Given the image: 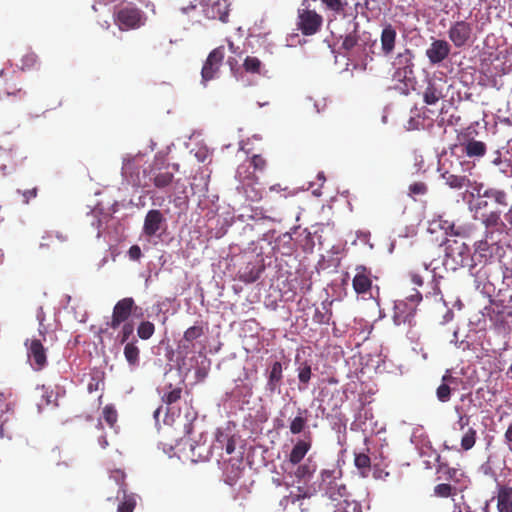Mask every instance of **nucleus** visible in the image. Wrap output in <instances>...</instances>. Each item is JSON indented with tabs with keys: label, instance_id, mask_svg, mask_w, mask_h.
I'll use <instances>...</instances> for the list:
<instances>
[{
	"label": "nucleus",
	"instance_id": "nucleus-1",
	"mask_svg": "<svg viewBox=\"0 0 512 512\" xmlns=\"http://www.w3.org/2000/svg\"><path fill=\"white\" fill-rule=\"evenodd\" d=\"M289 431L292 435L302 434V438L295 442L288 455V461L296 465L301 463L313 444V435L308 427L307 409L298 408L297 414L289 420Z\"/></svg>",
	"mask_w": 512,
	"mask_h": 512
},
{
	"label": "nucleus",
	"instance_id": "nucleus-2",
	"mask_svg": "<svg viewBox=\"0 0 512 512\" xmlns=\"http://www.w3.org/2000/svg\"><path fill=\"white\" fill-rule=\"evenodd\" d=\"M321 481L319 488L332 501H340L348 497V490L342 480V470L337 465L323 469L320 472Z\"/></svg>",
	"mask_w": 512,
	"mask_h": 512
},
{
	"label": "nucleus",
	"instance_id": "nucleus-3",
	"mask_svg": "<svg viewBox=\"0 0 512 512\" xmlns=\"http://www.w3.org/2000/svg\"><path fill=\"white\" fill-rule=\"evenodd\" d=\"M114 23L121 31L138 29L145 25V13L133 3H120L114 7Z\"/></svg>",
	"mask_w": 512,
	"mask_h": 512
},
{
	"label": "nucleus",
	"instance_id": "nucleus-4",
	"mask_svg": "<svg viewBox=\"0 0 512 512\" xmlns=\"http://www.w3.org/2000/svg\"><path fill=\"white\" fill-rule=\"evenodd\" d=\"M421 300L422 294L419 291L414 290L411 294L406 296L404 300L396 301L394 313V320L396 324H410L416 313L417 305L421 302Z\"/></svg>",
	"mask_w": 512,
	"mask_h": 512
},
{
	"label": "nucleus",
	"instance_id": "nucleus-5",
	"mask_svg": "<svg viewBox=\"0 0 512 512\" xmlns=\"http://www.w3.org/2000/svg\"><path fill=\"white\" fill-rule=\"evenodd\" d=\"M224 58L225 48L222 45L216 47L208 54L201 69V80L203 84H206L208 81L218 76Z\"/></svg>",
	"mask_w": 512,
	"mask_h": 512
},
{
	"label": "nucleus",
	"instance_id": "nucleus-6",
	"mask_svg": "<svg viewBox=\"0 0 512 512\" xmlns=\"http://www.w3.org/2000/svg\"><path fill=\"white\" fill-rule=\"evenodd\" d=\"M323 23V18L314 10H298V29L303 35L310 36L316 34Z\"/></svg>",
	"mask_w": 512,
	"mask_h": 512
},
{
	"label": "nucleus",
	"instance_id": "nucleus-7",
	"mask_svg": "<svg viewBox=\"0 0 512 512\" xmlns=\"http://www.w3.org/2000/svg\"><path fill=\"white\" fill-rule=\"evenodd\" d=\"M27 357L35 371L42 370L47 365L46 349L41 339H27L25 341Z\"/></svg>",
	"mask_w": 512,
	"mask_h": 512
},
{
	"label": "nucleus",
	"instance_id": "nucleus-8",
	"mask_svg": "<svg viewBox=\"0 0 512 512\" xmlns=\"http://www.w3.org/2000/svg\"><path fill=\"white\" fill-rule=\"evenodd\" d=\"M472 32V24L460 20L451 25L448 30V37L456 48H462L471 41Z\"/></svg>",
	"mask_w": 512,
	"mask_h": 512
},
{
	"label": "nucleus",
	"instance_id": "nucleus-9",
	"mask_svg": "<svg viewBox=\"0 0 512 512\" xmlns=\"http://www.w3.org/2000/svg\"><path fill=\"white\" fill-rule=\"evenodd\" d=\"M134 306L135 302L131 297H126L119 300L113 308L112 318L108 323L109 327L115 330L122 323L126 322L131 316Z\"/></svg>",
	"mask_w": 512,
	"mask_h": 512
},
{
	"label": "nucleus",
	"instance_id": "nucleus-10",
	"mask_svg": "<svg viewBox=\"0 0 512 512\" xmlns=\"http://www.w3.org/2000/svg\"><path fill=\"white\" fill-rule=\"evenodd\" d=\"M413 53L410 49H405L394 59L392 65L395 69L393 77L398 80H404L413 74Z\"/></svg>",
	"mask_w": 512,
	"mask_h": 512
},
{
	"label": "nucleus",
	"instance_id": "nucleus-11",
	"mask_svg": "<svg viewBox=\"0 0 512 512\" xmlns=\"http://www.w3.org/2000/svg\"><path fill=\"white\" fill-rule=\"evenodd\" d=\"M203 13L208 19L220 20L226 23L229 17L228 0H208L204 4Z\"/></svg>",
	"mask_w": 512,
	"mask_h": 512
},
{
	"label": "nucleus",
	"instance_id": "nucleus-12",
	"mask_svg": "<svg viewBox=\"0 0 512 512\" xmlns=\"http://www.w3.org/2000/svg\"><path fill=\"white\" fill-rule=\"evenodd\" d=\"M236 177L240 181L244 182L245 180H248L251 182V183H247L244 185V193L248 200H250L252 202H257V201L261 200L262 192H261V190L257 189L253 185V182L256 180V177L253 173L249 172L248 166H245V165L238 166L237 171H236Z\"/></svg>",
	"mask_w": 512,
	"mask_h": 512
},
{
	"label": "nucleus",
	"instance_id": "nucleus-13",
	"mask_svg": "<svg viewBox=\"0 0 512 512\" xmlns=\"http://www.w3.org/2000/svg\"><path fill=\"white\" fill-rule=\"evenodd\" d=\"M352 286L357 294H367L372 288V272L369 268L359 265L355 268Z\"/></svg>",
	"mask_w": 512,
	"mask_h": 512
},
{
	"label": "nucleus",
	"instance_id": "nucleus-14",
	"mask_svg": "<svg viewBox=\"0 0 512 512\" xmlns=\"http://www.w3.org/2000/svg\"><path fill=\"white\" fill-rule=\"evenodd\" d=\"M450 44L445 40H434L430 47L426 50V56L432 65H436L444 61L450 54Z\"/></svg>",
	"mask_w": 512,
	"mask_h": 512
},
{
	"label": "nucleus",
	"instance_id": "nucleus-15",
	"mask_svg": "<svg viewBox=\"0 0 512 512\" xmlns=\"http://www.w3.org/2000/svg\"><path fill=\"white\" fill-rule=\"evenodd\" d=\"M397 31L391 23L383 25L380 34L381 54L385 57L390 56L396 47Z\"/></svg>",
	"mask_w": 512,
	"mask_h": 512
},
{
	"label": "nucleus",
	"instance_id": "nucleus-16",
	"mask_svg": "<svg viewBox=\"0 0 512 512\" xmlns=\"http://www.w3.org/2000/svg\"><path fill=\"white\" fill-rule=\"evenodd\" d=\"M165 223V217L162 212L157 209L149 210L145 216L143 224V233L152 237L162 228Z\"/></svg>",
	"mask_w": 512,
	"mask_h": 512
},
{
	"label": "nucleus",
	"instance_id": "nucleus-17",
	"mask_svg": "<svg viewBox=\"0 0 512 512\" xmlns=\"http://www.w3.org/2000/svg\"><path fill=\"white\" fill-rule=\"evenodd\" d=\"M18 165L17 152L12 147L0 146V173L6 176L14 171Z\"/></svg>",
	"mask_w": 512,
	"mask_h": 512
},
{
	"label": "nucleus",
	"instance_id": "nucleus-18",
	"mask_svg": "<svg viewBox=\"0 0 512 512\" xmlns=\"http://www.w3.org/2000/svg\"><path fill=\"white\" fill-rule=\"evenodd\" d=\"M283 379V368L282 364L279 361H275L269 368L266 390L271 394H274L282 383Z\"/></svg>",
	"mask_w": 512,
	"mask_h": 512
},
{
	"label": "nucleus",
	"instance_id": "nucleus-19",
	"mask_svg": "<svg viewBox=\"0 0 512 512\" xmlns=\"http://www.w3.org/2000/svg\"><path fill=\"white\" fill-rule=\"evenodd\" d=\"M496 500L498 512H512V487L498 484Z\"/></svg>",
	"mask_w": 512,
	"mask_h": 512
},
{
	"label": "nucleus",
	"instance_id": "nucleus-20",
	"mask_svg": "<svg viewBox=\"0 0 512 512\" xmlns=\"http://www.w3.org/2000/svg\"><path fill=\"white\" fill-rule=\"evenodd\" d=\"M359 24L354 23L353 30L343 37L341 48L346 52L348 58L354 54H358L359 46V35H358Z\"/></svg>",
	"mask_w": 512,
	"mask_h": 512
},
{
	"label": "nucleus",
	"instance_id": "nucleus-21",
	"mask_svg": "<svg viewBox=\"0 0 512 512\" xmlns=\"http://www.w3.org/2000/svg\"><path fill=\"white\" fill-rule=\"evenodd\" d=\"M375 45L376 40L372 38L370 33L364 32L361 36H359L358 55L362 61L366 60L367 58L372 60V55L375 54Z\"/></svg>",
	"mask_w": 512,
	"mask_h": 512
},
{
	"label": "nucleus",
	"instance_id": "nucleus-22",
	"mask_svg": "<svg viewBox=\"0 0 512 512\" xmlns=\"http://www.w3.org/2000/svg\"><path fill=\"white\" fill-rule=\"evenodd\" d=\"M440 177L445 181L447 186L454 190H461L472 185V181L467 176L456 175L449 171H444L441 173Z\"/></svg>",
	"mask_w": 512,
	"mask_h": 512
},
{
	"label": "nucleus",
	"instance_id": "nucleus-23",
	"mask_svg": "<svg viewBox=\"0 0 512 512\" xmlns=\"http://www.w3.org/2000/svg\"><path fill=\"white\" fill-rule=\"evenodd\" d=\"M444 97L442 87L435 81L429 80L423 91V100L427 105H434Z\"/></svg>",
	"mask_w": 512,
	"mask_h": 512
},
{
	"label": "nucleus",
	"instance_id": "nucleus-24",
	"mask_svg": "<svg viewBox=\"0 0 512 512\" xmlns=\"http://www.w3.org/2000/svg\"><path fill=\"white\" fill-rule=\"evenodd\" d=\"M124 357L131 367H137L140 362V350L137 346V339L127 342L124 347Z\"/></svg>",
	"mask_w": 512,
	"mask_h": 512
},
{
	"label": "nucleus",
	"instance_id": "nucleus-25",
	"mask_svg": "<svg viewBox=\"0 0 512 512\" xmlns=\"http://www.w3.org/2000/svg\"><path fill=\"white\" fill-rule=\"evenodd\" d=\"M297 491V493H290L289 499L291 500V503L295 504L298 502L301 512H309L312 507L310 496L301 487H298Z\"/></svg>",
	"mask_w": 512,
	"mask_h": 512
},
{
	"label": "nucleus",
	"instance_id": "nucleus-26",
	"mask_svg": "<svg viewBox=\"0 0 512 512\" xmlns=\"http://www.w3.org/2000/svg\"><path fill=\"white\" fill-rule=\"evenodd\" d=\"M121 501L117 507V512H133L136 506V495L128 493L127 489H123Z\"/></svg>",
	"mask_w": 512,
	"mask_h": 512
},
{
	"label": "nucleus",
	"instance_id": "nucleus-27",
	"mask_svg": "<svg viewBox=\"0 0 512 512\" xmlns=\"http://www.w3.org/2000/svg\"><path fill=\"white\" fill-rule=\"evenodd\" d=\"M204 334V329L202 325H193L189 327L183 335V344L182 347L184 349H189L190 345L194 340L200 338Z\"/></svg>",
	"mask_w": 512,
	"mask_h": 512
},
{
	"label": "nucleus",
	"instance_id": "nucleus-28",
	"mask_svg": "<svg viewBox=\"0 0 512 512\" xmlns=\"http://www.w3.org/2000/svg\"><path fill=\"white\" fill-rule=\"evenodd\" d=\"M465 153L468 157H482L486 153V145L482 141L472 139L466 143Z\"/></svg>",
	"mask_w": 512,
	"mask_h": 512
},
{
	"label": "nucleus",
	"instance_id": "nucleus-29",
	"mask_svg": "<svg viewBox=\"0 0 512 512\" xmlns=\"http://www.w3.org/2000/svg\"><path fill=\"white\" fill-rule=\"evenodd\" d=\"M354 465L359 470L362 477H367L371 468L370 457L365 453H356L354 457Z\"/></svg>",
	"mask_w": 512,
	"mask_h": 512
},
{
	"label": "nucleus",
	"instance_id": "nucleus-30",
	"mask_svg": "<svg viewBox=\"0 0 512 512\" xmlns=\"http://www.w3.org/2000/svg\"><path fill=\"white\" fill-rule=\"evenodd\" d=\"M477 441V431L473 427H468L461 437L460 446L463 451L471 450Z\"/></svg>",
	"mask_w": 512,
	"mask_h": 512
},
{
	"label": "nucleus",
	"instance_id": "nucleus-31",
	"mask_svg": "<svg viewBox=\"0 0 512 512\" xmlns=\"http://www.w3.org/2000/svg\"><path fill=\"white\" fill-rule=\"evenodd\" d=\"M337 502L334 512H362L361 504L355 500H349L348 497Z\"/></svg>",
	"mask_w": 512,
	"mask_h": 512
},
{
	"label": "nucleus",
	"instance_id": "nucleus-32",
	"mask_svg": "<svg viewBox=\"0 0 512 512\" xmlns=\"http://www.w3.org/2000/svg\"><path fill=\"white\" fill-rule=\"evenodd\" d=\"M173 180V173L168 171H158L154 173L153 176V184L159 189L168 187L170 184H172Z\"/></svg>",
	"mask_w": 512,
	"mask_h": 512
},
{
	"label": "nucleus",
	"instance_id": "nucleus-33",
	"mask_svg": "<svg viewBox=\"0 0 512 512\" xmlns=\"http://www.w3.org/2000/svg\"><path fill=\"white\" fill-rule=\"evenodd\" d=\"M443 382L436 390V395L439 401L448 402L451 397V388L446 382H453L454 378L451 375H445L442 378Z\"/></svg>",
	"mask_w": 512,
	"mask_h": 512
},
{
	"label": "nucleus",
	"instance_id": "nucleus-34",
	"mask_svg": "<svg viewBox=\"0 0 512 512\" xmlns=\"http://www.w3.org/2000/svg\"><path fill=\"white\" fill-rule=\"evenodd\" d=\"M5 78L6 74L3 70L0 71V98L3 96H19L21 97L24 92L22 91V88L19 87L17 84H13V89L10 90L5 86Z\"/></svg>",
	"mask_w": 512,
	"mask_h": 512
},
{
	"label": "nucleus",
	"instance_id": "nucleus-35",
	"mask_svg": "<svg viewBox=\"0 0 512 512\" xmlns=\"http://www.w3.org/2000/svg\"><path fill=\"white\" fill-rule=\"evenodd\" d=\"M168 388L170 389V391L164 393L163 396L161 397L162 402L167 406L176 403L181 399L182 396V388H172V384H169Z\"/></svg>",
	"mask_w": 512,
	"mask_h": 512
},
{
	"label": "nucleus",
	"instance_id": "nucleus-36",
	"mask_svg": "<svg viewBox=\"0 0 512 512\" xmlns=\"http://www.w3.org/2000/svg\"><path fill=\"white\" fill-rule=\"evenodd\" d=\"M440 470L444 472L446 479L459 483L464 477V472L458 468L449 467L447 464H441Z\"/></svg>",
	"mask_w": 512,
	"mask_h": 512
},
{
	"label": "nucleus",
	"instance_id": "nucleus-37",
	"mask_svg": "<svg viewBox=\"0 0 512 512\" xmlns=\"http://www.w3.org/2000/svg\"><path fill=\"white\" fill-rule=\"evenodd\" d=\"M40 65L39 58L34 52H28L21 59V70H32L38 68Z\"/></svg>",
	"mask_w": 512,
	"mask_h": 512
},
{
	"label": "nucleus",
	"instance_id": "nucleus-38",
	"mask_svg": "<svg viewBox=\"0 0 512 512\" xmlns=\"http://www.w3.org/2000/svg\"><path fill=\"white\" fill-rule=\"evenodd\" d=\"M483 197L492 198L497 204L502 206L508 205L507 196L503 190H498L494 188L486 189L483 191Z\"/></svg>",
	"mask_w": 512,
	"mask_h": 512
},
{
	"label": "nucleus",
	"instance_id": "nucleus-39",
	"mask_svg": "<svg viewBox=\"0 0 512 512\" xmlns=\"http://www.w3.org/2000/svg\"><path fill=\"white\" fill-rule=\"evenodd\" d=\"M155 332V325L150 321H142L137 327V335L142 340L150 339Z\"/></svg>",
	"mask_w": 512,
	"mask_h": 512
},
{
	"label": "nucleus",
	"instance_id": "nucleus-40",
	"mask_svg": "<svg viewBox=\"0 0 512 512\" xmlns=\"http://www.w3.org/2000/svg\"><path fill=\"white\" fill-rule=\"evenodd\" d=\"M243 67L248 73H257L261 72L262 62L254 56H247L244 60Z\"/></svg>",
	"mask_w": 512,
	"mask_h": 512
},
{
	"label": "nucleus",
	"instance_id": "nucleus-41",
	"mask_svg": "<svg viewBox=\"0 0 512 512\" xmlns=\"http://www.w3.org/2000/svg\"><path fill=\"white\" fill-rule=\"evenodd\" d=\"M110 478L113 479L115 481V483L119 486V490L117 493V498H119L120 492H123V489H126V483H125L126 474L121 469H115V470L111 471Z\"/></svg>",
	"mask_w": 512,
	"mask_h": 512
},
{
	"label": "nucleus",
	"instance_id": "nucleus-42",
	"mask_svg": "<svg viewBox=\"0 0 512 512\" xmlns=\"http://www.w3.org/2000/svg\"><path fill=\"white\" fill-rule=\"evenodd\" d=\"M297 465H298V467L296 468L294 475L299 480L310 478L315 471V468L313 466H311L310 464L298 463Z\"/></svg>",
	"mask_w": 512,
	"mask_h": 512
},
{
	"label": "nucleus",
	"instance_id": "nucleus-43",
	"mask_svg": "<svg viewBox=\"0 0 512 512\" xmlns=\"http://www.w3.org/2000/svg\"><path fill=\"white\" fill-rule=\"evenodd\" d=\"M455 494V488L450 484L441 483L434 487V495L440 498H448Z\"/></svg>",
	"mask_w": 512,
	"mask_h": 512
},
{
	"label": "nucleus",
	"instance_id": "nucleus-44",
	"mask_svg": "<svg viewBox=\"0 0 512 512\" xmlns=\"http://www.w3.org/2000/svg\"><path fill=\"white\" fill-rule=\"evenodd\" d=\"M311 366L308 362H303L298 368V379L302 384H308L311 379Z\"/></svg>",
	"mask_w": 512,
	"mask_h": 512
},
{
	"label": "nucleus",
	"instance_id": "nucleus-45",
	"mask_svg": "<svg viewBox=\"0 0 512 512\" xmlns=\"http://www.w3.org/2000/svg\"><path fill=\"white\" fill-rule=\"evenodd\" d=\"M103 417L110 427H113L117 422L118 414L112 405H106L103 408Z\"/></svg>",
	"mask_w": 512,
	"mask_h": 512
},
{
	"label": "nucleus",
	"instance_id": "nucleus-46",
	"mask_svg": "<svg viewBox=\"0 0 512 512\" xmlns=\"http://www.w3.org/2000/svg\"><path fill=\"white\" fill-rule=\"evenodd\" d=\"M409 196H421L427 193L428 187L424 182H414L409 185Z\"/></svg>",
	"mask_w": 512,
	"mask_h": 512
},
{
	"label": "nucleus",
	"instance_id": "nucleus-47",
	"mask_svg": "<svg viewBox=\"0 0 512 512\" xmlns=\"http://www.w3.org/2000/svg\"><path fill=\"white\" fill-rule=\"evenodd\" d=\"M250 165L255 171L263 172L266 169L267 161L262 155L255 154L250 159Z\"/></svg>",
	"mask_w": 512,
	"mask_h": 512
},
{
	"label": "nucleus",
	"instance_id": "nucleus-48",
	"mask_svg": "<svg viewBox=\"0 0 512 512\" xmlns=\"http://www.w3.org/2000/svg\"><path fill=\"white\" fill-rule=\"evenodd\" d=\"M455 411L458 414L457 424L459 426V430L463 431L469 425L470 416L467 415L459 406L455 407Z\"/></svg>",
	"mask_w": 512,
	"mask_h": 512
},
{
	"label": "nucleus",
	"instance_id": "nucleus-49",
	"mask_svg": "<svg viewBox=\"0 0 512 512\" xmlns=\"http://www.w3.org/2000/svg\"><path fill=\"white\" fill-rule=\"evenodd\" d=\"M134 331V326L132 323L126 322L122 326L121 332L119 334V339L121 343H127L129 338L132 336Z\"/></svg>",
	"mask_w": 512,
	"mask_h": 512
},
{
	"label": "nucleus",
	"instance_id": "nucleus-50",
	"mask_svg": "<svg viewBox=\"0 0 512 512\" xmlns=\"http://www.w3.org/2000/svg\"><path fill=\"white\" fill-rule=\"evenodd\" d=\"M500 221V213L499 212H491L486 215L483 219V223L486 227H495L498 225Z\"/></svg>",
	"mask_w": 512,
	"mask_h": 512
},
{
	"label": "nucleus",
	"instance_id": "nucleus-51",
	"mask_svg": "<svg viewBox=\"0 0 512 512\" xmlns=\"http://www.w3.org/2000/svg\"><path fill=\"white\" fill-rule=\"evenodd\" d=\"M331 313L328 314V312H322L318 308L315 310L313 315V321L317 324H327L329 323Z\"/></svg>",
	"mask_w": 512,
	"mask_h": 512
},
{
	"label": "nucleus",
	"instance_id": "nucleus-52",
	"mask_svg": "<svg viewBox=\"0 0 512 512\" xmlns=\"http://www.w3.org/2000/svg\"><path fill=\"white\" fill-rule=\"evenodd\" d=\"M17 193L22 195V197H23L22 202L24 204H28L31 199H34L37 197L38 189H37V187H34L32 189H27V190H23V191L17 190Z\"/></svg>",
	"mask_w": 512,
	"mask_h": 512
},
{
	"label": "nucleus",
	"instance_id": "nucleus-53",
	"mask_svg": "<svg viewBox=\"0 0 512 512\" xmlns=\"http://www.w3.org/2000/svg\"><path fill=\"white\" fill-rule=\"evenodd\" d=\"M326 7L334 12H340L343 10L342 0H321Z\"/></svg>",
	"mask_w": 512,
	"mask_h": 512
},
{
	"label": "nucleus",
	"instance_id": "nucleus-54",
	"mask_svg": "<svg viewBox=\"0 0 512 512\" xmlns=\"http://www.w3.org/2000/svg\"><path fill=\"white\" fill-rule=\"evenodd\" d=\"M44 318H45L44 317V312H43L42 309H40V311L37 314V319L39 321V329H38V331H39L40 336H42L43 340H45V335H46V332H47V329H46V327H45V325L43 323L44 322Z\"/></svg>",
	"mask_w": 512,
	"mask_h": 512
},
{
	"label": "nucleus",
	"instance_id": "nucleus-55",
	"mask_svg": "<svg viewBox=\"0 0 512 512\" xmlns=\"http://www.w3.org/2000/svg\"><path fill=\"white\" fill-rule=\"evenodd\" d=\"M129 257L132 260H139L142 256L141 248L138 245H132L128 251Z\"/></svg>",
	"mask_w": 512,
	"mask_h": 512
},
{
	"label": "nucleus",
	"instance_id": "nucleus-56",
	"mask_svg": "<svg viewBox=\"0 0 512 512\" xmlns=\"http://www.w3.org/2000/svg\"><path fill=\"white\" fill-rule=\"evenodd\" d=\"M229 437L230 436L228 434L218 429L216 432V443L219 447L223 448Z\"/></svg>",
	"mask_w": 512,
	"mask_h": 512
},
{
	"label": "nucleus",
	"instance_id": "nucleus-57",
	"mask_svg": "<svg viewBox=\"0 0 512 512\" xmlns=\"http://www.w3.org/2000/svg\"><path fill=\"white\" fill-rule=\"evenodd\" d=\"M504 439H505V442L509 445L510 450L512 451V447H511V444H512V422L509 424L507 430L504 433Z\"/></svg>",
	"mask_w": 512,
	"mask_h": 512
},
{
	"label": "nucleus",
	"instance_id": "nucleus-58",
	"mask_svg": "<svg viewBox=\"0 0 512 512\" xmlns=\"http://www.w3.org/2000/svg\"><path fill=\"white\" fill-rule=\"evenodd\" d=\"M224 446L226 453L232 454L235 450V441L232 439V437H229Z\"/></svg>",
	"mask_w": 512,
	"mask_h": 512
},
{
	"label": "nucleus",
	"instance_id": "nucleus-59",
	"mask_svg": "<svg viewBox=\"0 0 512 512\" xmlns=\"http://www.w3.org/2000/svg\"><path fill=\"white\" fill-rule=\"evenodd\" d=\"M470 187L477 194V196L483 197V192H482V189L484 187L483 183H478V182L474 181V182H472V185Z\"/></svg>",
	"mask_w": 512,
	"mask_h": 512
},
{
	"label": "nucleus",
	"instance_id": "nucleus-60",
	"mask_svg": "<svg viewBox=\"0 0 512 512\" xmlns=\"http://www.w3.org/2000/svg\"><path fill=\"white\" fill-rule=\"evenodd\" d=\"M411 281L413 284L417 285V286H422L423 285V279L420 275H417V274H413L411 276Z\"/></svg>",
	"mask_w": 512,
	"mask_h": 512
},
{
	"label": "nucleus",
	"instance_id": "nucleus-61",
	"mask_svg": "<svg viewBox=\"0 0 512 512\" xmlns=\"http://www.w3.org/2000/svg\"><path fill=\"white\" fill-rule=\"evenodd\" d=\"M98 443L101 446V448L105 449L108 447L109 442L107 440V437L105 435H102L98 438Z\"/></svg>",
	"mask_w": 512,
	"mask_h": 512
},
{
	"label": "nucleus",
	"instance_id": "nucleus-62",
	"mask_svg": "<svg viewBox=\"0 0 512 512\" xmlns=\"http://www.w3.org/2000/svg\"><path fill=\"white\" fill-rule=\"evenodd\" d=\"M4 84H5V86H6L8 89L12 90V89H13V84H16V83L13 81V77H12V76L8 77V76L6 75L5 83H4Z\"/></svg>",
	"mask_w": 512,
	"mask_h": 512
},
{
	"label": "nucleus",
	"instance_id": "nucleus-63",
	"mask_svg": "<svg viewBox=\"0 0 512 512\" xmlns=\"http://www.w3.org/2000/svg\"><path fill=\"white\" fill-rule=\"evenodd\" d=\"M286 188L282 189L280 184H275V185H272L270 187V190L271 191H276V192H279V191H282V190H285Z\"/></svg>",
	"mask_w": 512,
	"mask_h": 512
},
{
	"label": "nucleus",
	"instance_id": "nucleus-64",
	"mask_svg": "<svg viewBox=\"0 0 512 512\" xmlns=\"http://www.w3.org/2000/svg\"><path fill=\"white\" fill-rule=\"evenodd\" d=\"M228 47H229V50H230L231 52H233V53H235V52H236L235 45H234V43H233L232 41H230V40L228 41Z\"/></svg>",
	"mask_w": 512,
	"mask_h": 512
}]
</instances>
